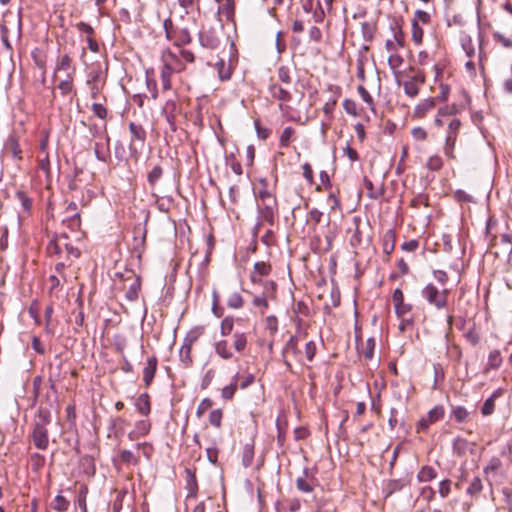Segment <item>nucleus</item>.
Returning <instances> with one entry per match:
<instances>
[{"label":"nucleus","mask_w":512,"mask_h":512,"mask_svg":"<svg viewBox=\"0 0 512 512\" xmlns=\"http://www.w3.org/2000/svg\"><path fill=\"white\" fill-rule=\"evenodd\" d=\"M304 337L305 334L300 332L290 337L283 351L285 358L292 354L298 362L302 361V354L301 351L298 349V342L302 340Z\"/></svg>","instance_id":"8"},{"label":"nucleus","mask_w":512,"mask_h":512,"mask_svg":"<svg viewBox=\"0 0 512 512\" xmlns=\"http://www.w3.org/2000/svg\"><path fill=\"white\" fill-rule=\"evenodd\" d=\"M247 346V337L244 333L236 332L233 335V347L234 349L241 353L245 350Z\"/></svg>","instance_id":"30"},{"label":"nucleus","mask_w":512,"mask_h":512,"mask_svg":"<svg viewBox=\"0 0 512 512\" xmlns=\"http://www.w3.org/2000/svg\"><path fill=\"white\" fill-rule=\"evenodd\" d=\"M361 28H362V34H363L364 39L366 41H371L373 38V34H374L373 25L368 22H364V23H362Z\"/></svg>","instance_id":"60"},{"label":"nucleus","mask_w":512,"mask_h":512,"mask_svg":"<svg viewBox=\"0 0 512 512\" xmlns=\"http://www.w3.org/2000/svg\"><path fill=\"white\" fill-rule=\"evenodd\" d=\"M151 423L147 419L137 421L134 425V429L128 434L130 440H135L139 437H143L150 432Z\"/></svg>","instance_id":"14"},{"label":"nucleus","mask_w":512,"mask_h":512,"mask_svg":"<svg viewBox=\"0 0 512 512\" xmlns=\"http://www.w3.org/2000/svg\"><path fill=\"white\" fill-rule=\"evenodd\" d=\"M271 270H272V267H271L270 263L263 262V261L256 262L254 264V270L250 276L251 281L254 284L262 283V277L269 275Z\"/></svg>","instance_id":"12"},{"label":"nucleus","mask_w":512,"mask_h":512,"mask_svg":"<svg viewBox=\"0 0 512 512\" xmlns=\"http://www.w3.org/2000/svg\"><path fill=\"white\" fill-rule=\"evenodd\" d=\"M216 69L218 71V76L221 81H226L231 78V75H232L231 67L229 65H227L223 59L219 60L216 63Z\"/></svg>","instance_id":"27"},{"label":"nucleus","mask_w":512,"mask_h":512,"mask_svg":"<svg viewBox=\"0 0 512 512\" xmlns=\"http://www.w3.org/2000/svg\"><path fill=\"white\" fill-rule=\"evenodd\" d=\"M396 236L393 229H388L382 237V249L386 255H390L395 249Z\"/></svg>","instance_id":"16"},{"label":"nucleus","mask_w":512,"mask_h":512,"mask_svg":"<svg viewBox=\"0 0 512 512\" xmlns=\"http://www.w3.org/2000/svg\"><path fill=\"white\" fill-rule=\"evenodd\" d=\"M163 65L169 67L176 73H180L185 69V65L179 57L173 52L167 50L162 55Z\"/></svg>","instance_id":"10"},{"label":"nucleus","mask_w":512,"mask_h":512,"mask_svg":"<svg viewBox=\"0 0 512 512\" xmlns=\"http://www.w3.org/2000/svg\"><path fill=\"white\" fill-rule=\"evenodd\" d=\"M456 139H457V136L448 135V134L446 136L444 153L449 158H455L453 150L455 147Z\"/></svg>","instance_id":"41"},{"label":"nucleus","mask_w":512,"mask_h":512,"mask_svg":"<svg viewBox=\"0 0 512 512\" xmlns=\"http://www.w3.org/2000/svg\"><path fill=\"white\" fill-rule=\"evenodd\" d=\"M234 320L232 317H225L221 321L220 333L222 336H227L233 331Z\"/></svg>","instance_id":"43"},{"label":"nucleus","mask_w":512,"mask_h":512,"mask_svg":"<svg viewBox=\"0 0 512 512\" xmlns=\"http://www.w3.org/2000/svg\"><path fill=\"white\" fill-rule=\"evenodd\" d=\"M266 329L269 330L271 334H275L278 330V320L275 316H268L265 320Z\"/></svg>","instance_id":"59"},{"label":"nucleus","mask_w":512,"mask_h":512,"mask_svg":"<svg viewBox=\"0 0 512 512\" xmlns=\"http://www.w3.org/2000/svg\"><path fill=\"white\" fill-rule=\"evenodd\" d=\"M278 79L285 84L291 83L290 69L287 66H280L277 70Z\"/></svg>","instance_id":"52"},{"label":"nucleus","mask_w":512,"mask_h":512,"mask_svg":"<svg viewBox=\"0 0 512 512\" xmlns=\"http://www.w3.org/2000/svg\"><path fill=\"white\" fill-rule=\"evenodd\" d=\"M57 87L60 90L62 95L65 96V95L70 94L72 92V90H73V77H72V75L69 73L67 79H65L63 81H60V83L58 84Z\"/></svg>","instance_id":"39"},{"label":"nucleus","mask_w":512,"mask_h":512,"mask_svg":"<svg viewBox=\"0 0 512 512\" xmlns=\"http://www.w3.org/2000/svg\"><path fill=\"white\" fill-rule=\"evenodd\" d=\"M269 91L273 98L279 100L282 103L289 102L292 99L291 93L278 84L270 85Z\"/></svg>","instance_id":"19"},{"label":"nucleus","mask_w":512,"mask_h":512,"mask_svg":"<svg viewBox=\"0 0 512 512\" xmlns=\"http://www.w3.org/2000/svg\"><path fill=\"white\" fill-rule=\"evenodd\" d=\"M158 359L156 356H151L147 359L146 365L143 369V381L146 387H149L154 379L157 371Z\"/></svg>","instance_id":"11"},{"label":"nucleus","mask_w":512,"mask_h":512,"mask_svg":"<svg viewBox=\"0 0 512 512\" xmlns=\"http://www.w3.org/2000/svg\"><path fill=\"white\" fill-rule=\"evenodd\" d=\"M177 104L174 100H167L163 108L167 121L172 124L175 118Z\"/></svg>","instance_id":"34"},{"label":"nucleus","mask_w":512,"mask_h":512,"mask_svg":"<svg viewBox=\"0 0 512 512\" xmlns=\"http://www.w3.org/2000/svg\"><path fill=\"white\" fill-rule=\"evenodd\" d=\"M164 27L166 30V36L169 39H175V44L177 46L189 44L192 40L190 32L187 28H181L178 30H170L168 28V21L164 22Z\"/></svg>","instance_id":"7"},{"label":"nucleus","mask_w":512,"mask_h":512,"mask_svg":"<svg viewBox=\"0 0 512 512\" xmlns=\"http://www.w3.org/2000/svg\"><path fill=\"white\" fill-rule=\"evenodd\" d=\"M444 417V408L442 405L433 407L427 415L421 417L417 424V432H426L430 425L441 420Z\"/></svg>","instance_id":"5"},{"label":"nucleus","mask_w":512,"mask_h":512,"mask_svg":"<svg viewBox=\"0 0 512 512\" xmlns=\"http://www.w3.org/2000/svg\"><path fill=\"white\" fill-rule=\"evenodd\" d=\"M204 329L197 327L192 330L188 337L185 339L183 345L180 348L179 356L183 363L186 365H190L192 363L191 349L192 344L198 339L200 335L203 334Z\"/></svg>","instance_id":"4"},{"label":"nucleus","mask_w":512,"mask_h":512,"mask_svg":"<svg viewBox=\"0 0 512 512\" xmlns=\"http://www.w3.org/2000/svg\"><path fill=\"white\" fill-rule=\"evenodd\" d=\"M69 507V501L63 497L62 495L58 494L54 499L53 509L57 510L58 512H64Z\"/></svg>","instance_id":"46"},{"label":"nucleus","mask_w":512,"mask_h":512,"mask_svg":"<svg viewBox=\"0 0 512 512\" xmlns=\"http://www.w3.org/2000/svg\"><path fill=\"white\" fill-rule=\"evenodd\" d=\"M141 288L140 279L137 277L126 291V298L129 301H135L138 298L139 291Z\"/></svg>","instance_id":"32"},{"label":"nucleus","mask_w":512,"mask_h":512,"mask_svg":"<svg viewBox=\"0 0 512 512\" xmlns=\"http://www.w3.org/2000/svg\"><path fill=\"white\" fill-rule=\"evenodd\" d=\"M88 492V488L85 485H82L79 489V496L77 499V503L79 508L81 509V512H87V506H86V495Z\"/></svg>","instance_id":"49"},{"label":"nucleus","mask_w":512,"mask_h":512,"mask_svg":"<svg viewBox=\"0 0 512 512\" xmlns=\"http://www.w3.org/2000/svg\"><path fill=\"white\" fill-rule=\"evenodd\" d=\"M213 406V401L210 398H204L196 409V415L201 418L207 410Z\"/></svg>","instance_id":"50"},{"label":"nucleus","mask_w":512,"mask_h":512,"mask_svg":"<svg viewBox=\"0 0 512 512\" xmlns=\"http://www.w3.org/2000/svg\"><path fill=\"white\" fill-rule=\"evenodd\" d=\"M343 108L346 111V113L349 115H352V116L358 115L357 104L354 100L345 99L343 101Z\"/></svg>","instance_id":"55"},{"label":"nucleus","mask_w":512,"mask_h":512,"mask_svg":"<svg viewBox=\"0 0 512 512\" xmlns=\"http://www.w3.org/2000/svg\"><path fill=\"white\" fill-rule=\"evenodd\" d=\"M411 309H412L411 304L403 302L399 305H396L395 312L398 317H404V316L407 317L410 315Z\"/></svg>","instance_id":"58"},{"label":"nucleus","mask_w":512,"mask_h":512,"mask_svg":"<svg viewBox=\"0 0 512 512\" xmlns=\"http://www.w3.org/2000/svg\"><path fill=\"white\" fill-rule=\"evenodd\" d=\"M17 199L21 202L22 207L25 211H29L32 207V199L26 195L23 191L16 193Z\"/></svg>","instance_id":"53"},{"label":"nucleus","mask_w":512,"mask_h":512,"mask_svg":"<svg viewBox=\"0 0 512 512\" xmlns=\"http://www.w3.org/2000/svg\"><path fill=\"white\" fill-rule=\"evenodd\" d=\"M259 217L269 225H274L275 215L278 211L276 198L267 199V201L258 204Z\"/></svg>","instance_id":"6"},{"label":"nucleus","mask_w":512,"mask_h":512,"mask_svg":"<svg viewBox=\"0 0 512 512\" xmlns=\"http://www.w3.org/2000/svg\"><path fill=\"white\" fill-rule=\"evenodd\" d=\"M156 198L155 205L161 212H168L172 206V198H159L156 194H152Z\"/></svg>","instance_id":"40"},{"label":"nucleus","mask_w":512,"mask_h":512,"mask_svg":"<svg viewBox=\"0 0 512 512\" xmlns=\"http://www.w3.org/2000/svg\"><path fill=\"white\" fill-rule=\"evenodd\" d=\"M218 12L224 14L227 19H231L234 15L233 2L231 0H226L225 3L219 7Z\"/></svg>","instance_id":"47"},{"label":"nucleus","mask_w":512,"mask_h":512,"mask_svg":"<svg viewBox=\"0 0 512 512\" xmlns=\"http://www.w3.org/2000/svg\"><path fill=\"white\" fill-rule=\"evenodd\" d=\"M237 375L234 377L233 379V382L228 385V386H225L222 390H221V396L223 399L225 400H230L234 397V394L237 390Z\"/></svg>","instance_id":"36"},{"label":"nucleus","mask_w":512,"mask_h":512,"mask_svg":"<svg viewBox=\"0 0 512 512\" xmlns=\"http://www.w3.org/2000/svg\"><path fill=\"white\" fill-rule=\"evenodd\" d=\"M50 423V412L47 409L40 408L35 418L32 431V440L35 447L39 450H46L49 445V435L47 425Z\"/></svg>","instance_id":"1"},{"label":"nucleus","mask_w":512,"mask_h":512,"mask_svg":"<svg viewBox=\"0 0 512 512\" xmlns=\"http://www.w3.org/2000/svg\"><path fill=\"white\" fill-rule=\"evenodd\" d=\"M502 394V389H497L496 391L493 392V394L485 400L482 408H481V413L483 416H489L491 415L494 410H495V400L501 396Z\"/></svg>","instance_id":"20"},{"label":"nucleus","mask_w":512,"mask_h":512,"mask_svg":"<svg viewBox=\"0 0 512 512\" xmlns=\"http://www.w3.org/2000/svg\"><path fill=\"white\" fill-rule=\"evenodd\" d=\"M435 107V98H427L416 105L413 116L416 118H423L427 112Z\"/></svg>","instance_id":"17"},{"label":"nucleus","mask_w":512,"mask_h":512,"mask_svg":"<svg viewBox=\"0 0 512 512\" xmlns=\"http://www.w3.org/2000/svg\"><path fill=\"white\" fill-rule=\"evenodd\" d=\"M502 363V358L499 350H493L488 356L487 366L490 369H498Z\"/></svg>","instance_id":"35"},{"label":"nucleus","mask_w":512,"mask_h":512,"mask_svg":"<svg viewBox=\"0 0 512 512\" xmlns=\"http://www.w3.org/2000/svg\"><path fill=\"white\" fill-rule=\"evenodd\" d=\"M216 354L225 360H230L233 358V353L228 346V342L226 340H219L214 345Z\"/></svg>","instance_id":"22"},{"label":"nucleus","mask_w":512,"mask_h":512,"mask_svg":"<svg viewBox=\"0 0 512 512\" xmlns=\"http://www.w3.org/2000/svg\"><path fill=\"white\" fill-rule=\"evenodd\" d=\"M294 134V129L292 127H286L282 131L280 135V146L281 147H287L291 141V138Z\"/></svg>","instance_id":"48"},{"label":"nucleus","mask_w":512,"mask_h":512,"mask_svg":"<svg viewBox=\"0 0 512 512\" xmlns=\"http://www.w3.org/2000/svg\"><path fill=\"white\" fill-rule=\"evenodd\" d=\"M449 290H439L434 284L429 283L422 289V296L426 301L434 306L436 309L441 310L447 306Z\"/></svg>","instance_id":"3"},{"label":"nucleus","mask_w":512,"mask_h":512,"mask_svg":"<svg viewBox=\"0 0 512 512\" xmlns=\"http://www.w3.org/2000/svg\"><path fill=\"white\" fill-rule=\"evenodd\" d=\"M253 458H254V444L253 443L245 444L243 447V452H242L243 466L249 467L253 462Z\"/></svg>","instance_id":"28"},{"label":"nucleus","mask_w":512,"mask_h":512,"mask_svg":"<svg viewBox=\"0 0 512 512\" xmlns=\"http://www.w3.org/2000/svg\"><path fill=\"white\" fill-rule=\"evenodd\" d=\"M437 476L436 470L431 466H423L417 474V479L420 482H429Z\"/></svg>","instance_id":"26"},{"label":"nucleus","mask_w":512,"mask_h":512,"mask_svg":"<svg viewBox=\"0 0 512 512\" xmlns=\"http://www.w3.org/2000/svg\"><path fill=\"white\" fill-rule=\"evenodd\" d=\"M136 410L143 416L151 412L150 396L147 393L140 394L135 400Z\"/></svg>","instance_id":"18"},{"label":"nucleus","mask_w":512,"mask_h":512,"mask_svg":"<svg viewBox=\"0 0 512 512\" xmlns=\"http://www.w3.org/2000/svg\"><path fill=\"white\" fill-rule=\"evenodd\" d=\"M223 411L221 409H214L209 414V423L215 428H220L222 425Z\"/></svg>","instance_id":"38"},{"label":"nucleus","mask_w":512,"mask_h":512,"mask_svg":"<svg viewBox=\"0 0 512 512\" xmlns=\"http://www.w3.org/2000/svg\"><path fill=\"white\" fill-rule=\"evenodd\" d=\"M243 304H244V300H243L242 296L237 292L232 293L229 296L228 301H227V305L233 309H239L243 306Z\"/></svg>","instance_id":"44"},{"label":"nucleus","mask_w":512,"mask_h":512,"mask_svg":"<svg viewBox=\"0 0 512 512\" xmlns=\"http://www.w3.org/2000/svg\"><path fill=\"white\" fill-rule=\"evenodd\" d=\"M199 42L202 47L215 49L218 47L220 41L214 36L212 33L200 32L199 33Z\"/></svg>","instance_id":"21"},{"label":"nucleus","mask_w":512,"mask_h":512,"mask_svg":"<svg viewBox=\"0 0 512 512\" xmlns=\"http://www.w3.org/2000/svg\"><path fill=\"white\" fill-rule=\"evenodd\" d=\"M357 90L363 101L369 106V108L373 112H375L374 100L370 93L363 86H358Z\"/></svg>","instance_id":"45"},{"label":"nucleus","mask_w":512,"mask_h":512,"mask_svg":"<svg viewBox=\"0 0 512 512\" xmlns=\"http://www.w3.org/2000/svg\"><path fill=\"white\" fill-rule=\"evenodd\" d=\"M452 416L457 422L462 423L467 420L469 412L463 406H454L452 408Z\"/></svg>","instance_id":"37"},{"label":"nucleus","mask_w":512,"mask_h":512,"mask_svg":"<svg viewBox=\"0 0 512 512\" xmlns=\"http://www.w3.org/2000/svg\"><path fill=\"white\" fill-rule=\"evenodd\" d=\"M254 126H255V129H256L257 136L260 139L265 140V139H267L269 137L270 130L267 129V128L262 127L259 120H255L254 121Z\"/></svg>","instance_id":"64"},{"label":"nucleus","mask_w":512,"mask_h":512,"mask_svg":"<svg viewBox=\"0 0 512 512\" xmlns=\"http://www.w3.org/2000/svg\"><path fill=\"white\" fill-rule=\"evenodd\" d=\"M72 70V72L75 71V68L72 67V59L69 55L65 54L58 58L55 71H54V77L56 76L57 71H69Z\"/></svg>","instance_id":"25"},{"label":"nucleus","mask_w":512,"mask_h":512,"mask_svg":"<svg viewBox=\"0 0 512 512\" xmlns=\"http://www.w3.org/2000/svg\"><path fill=\"white\" fill-rule=\"evenodd\" d=\"M316 350L317 348L314 341L310 340L305 344V357L309 362L313 361Z\"/></svg>","instance_id":"56"},{"label":"nucleus","mask_w":512,"mask_h":512,"mask_svg":"<svg viewBox=\"0 0 512 512\" xmlns=\"http://www.w3.org/2000/svg\"><path fill=\"white\" fill-rule=\"evenodd\" d=\"M163 176V168L160 165H155L147 174V181L149 186L154 189L158 181Z\"/></svg>","instance_id":"24"},{"label":"nucleus","mask_w":512,"mask_h":512,"mask_svg":"<svg viewBox=\"0 0 512 512\" xmlns=\"http://www.w3.org/2000/svg\"><path fill=\"white\" fill-rule=\"evenodd\" d=\"M404 60L397 52L390 54L388 57L389 67L392 69L395 78L407 76V71H399L398 68L403 64Z\"/></svg>","instance_id":"15"},{"label":"nucleus","mask_w":512,"mask_h":512,"mask_svg":"<svg viewBox=\"0 0 512 512\" xmlns=\"http://www.w3.org/2000/svg\"><path fill=\"white\" fill-rule=\"evenodd\" d=\"M263 286V292L262 295L266 296V298L274 299L276 297V289L277 284L274 281H263L262 283H259Z\"/></svg>","instance_id":"31"},{"label":"nucleus","mask_w":512,"mask_h":512,"mask_svg":"<svg viewBox=\"0 0 512 512\" xmlns=\"http://www.w3.org/2000/svg\"><path fill=\"white\" fill-rule=\"evenodd\" d=\"M173 73H175L173 70H171L169 67H166L165 65H163L161 74H160L163 90L171 89V87H172L171 76Z\"/></svg>","instance_id":"29"},{"label":"nucleus","mask_w":512,"mask_h":512,"mask_svg":"<svg viewBox=\"0 0 512 512\" xmlns=\"http://www.w3.org/2000/svg\"><path fill=\"white\" fill-rule=\"evenodd\" d=\"M295 483L299 491L311 493L316 485V479L312 475H309L308 469L305 468L303 474L296 479Z\"/></svg>","instance_id":"9"},{"label":"nucleus","mask_w":512,"mask_h":512,"mask_svg":"<svg viewBox=\"0 0 512 512\" xmlns=\"http://www.w3.org/2000/svg\"><path fill=\"white\" fill-rule=\"evenodd\" d=\"M408 70L414 72V74L403 81L398 77L396 78V83L398 86H403L405 95L410 98H415L419 94L420 86L425 83L426 77L422 70H415L412 66H410Z\"/></svg>","instance_id":"2"},{"label":"nucleus","mask_w":512,"mask_h":512,"mask_svg":"<svg viewBox=\"0 0 512 512\" xmlns=\"http://www.w3.org/2000/svg\"><path fill=\"white\" fill-rule=\"evenodd\" d=\"M442 166V159L438 155L431 156L427 161V167L432 171L440 170Z\"/></svg>","instance_id":"54"},{"label":"nucleus","mask_w":512,"mask_h":512,"mask_svg":"<svg viewBox=\"0 0 512 512\" xmlns=\"http://www.w3.org/2000/svg\"><path fill=\"white\" fill-rule=\"evenodd\" d=\"M482 480L479 477H474L470 483V485L467 488V494L471 497L478 496L479 493L482 491Z\"/></svg>","instance_id":"33"},{"label":"nucleus","mask_w":512,"mask_h":512,"mask_svg":"<svg viewBox=\"0 0 512 512\" xmlns=\"http://www.w3.org/2000/svg\"><path fill=\"white\" fill-rule=\"evenodd\" d=\"M129 130L132 135V141L137 140L140 141L143 145L146 140V131L140 124H136L134 122L129 123Z\"/></svg>","instance_id":"23"},{"label":"nucleus","mask_w":512,"mask_h":512,"mask_svg":"<svg viewBox=\"0 0 512 512\" xmlns=\"http://www.w3.org/2000/svg\"><path fill=\"white\" fill-rule=\"evenodd\" d=\"M451 480L445 479L439 483V494L442 498H446L450 493Z\"/></svg>","instance_id":"63"},{"label":"nucleus","mask_w":512,"mask_h":512,"mask_svg":"<svg viewBox=\"0 0 512 512\" xmlns=\"http://www.w3.org/2000/svg\"><path fill=\"white\" fill-rule=\"evenodd\" d=\"M63 223L66 224L67 227L73 231L80 229V226H81L80 214L78 212H75L70 217L63 220Z\"/></svg>","instance_id":"42"},{"label":"nucleus","mask_w":512,"mask_h":512,"mask_svg":"<svg viewBox=\"0 0 512 512\" xmlns=\"http://www.w3.org/2000/svg\"><path fill=\"white\" fill-rule=\"evenodd\" d=\"M423 38V29L416 22H412V39L416 44H420Z\"/></svg>","instance_id":"57"},{"label":"nucleus","mask_w":512,"mask_h":512,"mask_svg":"<svg viewBox=\"0 0 512 512\" xmlns=\"http://www.w3.org/2000/svg\"><path fill=\"white\" fill-rule=\"evenodd\" d=\"M92 111L94 115L100 119H105L107 117V109L100 103H93Z\"/></svg>","instance_id":"61"},{"label":"nucleus","mask_w":512,"mask_h":512,"mask_svg":"<svg viewBox=\"0 0 512 512\" xmlns=\"http://www.w3.org/2000/svg\"><path fill=\"white\" fill-rule=\"evenodd\" d=\"M429 21H430V15L426 11H423V10H417L415 12L414 18L412 20V22H416L417 24L419 22H421L423 24H427Z\"/></svg>","instance_id":"62"},{"label":"nucleus","mask_w":512,"mask_h":512,"mask_svg":"<svg viewBox=\"0 0 512 512\" xmlns=\"http://www.w3.org/2000/svg\"><path fill=\"white\" fill-rule=\"evenodd\" d=\"M55 359L57 360L56 365L50 364L48 372V381L52 389H54L56 382H58L61 379V372L63 366V362L60 355H56Z\"/></svg>","instance_id":"13"},{"label":"nucleus","mask_w":512,"mask_h":512,"mask_svg":"<svg viewBox=\"0 0 512 512\" xmlns=\"http://www.w3.org/2000/svg\"><path fill=\"white\" fill-rule=\"evenodd\" d=\"M120 459L125 463L133 465H136L139 462V459L130 450H122L120 452Z\"/></svg>","instance_id":"51"}]
</instances>
